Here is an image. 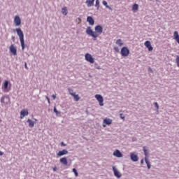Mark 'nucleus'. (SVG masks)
<instances>
[{"label": "nucleus", "mask_w": 179, "mask_h": 179, "mask_svg": "<svg viewBox=\"0 0 179 179\" xmlns=\"http://www.w3.org/2000/svg\"><path fill=\"white\" fill-rule=\"evenodd\" d=\"M103 33V27L101 25H97L95 27V32L93 31L91 27H87L86 29V34L88 36H90L94 38V40H96L100 34Z\"/></svg>", "instance_id": "1"}, {"label": "nucleus", "mask_w": 179, "mask_h": 179, "mask_svg": "<svg viewBox=\"0 0 179 179\" xmlns=\"http://www.w3.org/2000/svg\"><path fill=\"white\" fill-rule=\"evenodd\" d=\"M15 31H16L17 36L20 37L21 47H22V50L23 51L26 47V45L24 44V34H23V31H22V29H20V28L15 29Z\"/></svg>", "instance_id": "2"}, {"label": "nucleus", "mask_w": 179, "mask_h": 179, "mask_svg": "<svg viewBox=\"0 0 179 179\" xmlns=\"http://www.w3.org/2000/svg\"><path fill=\"white\" fill-rule=\"evenodd\" d=\"M12 84H10V82H9V80H6L2 86L3 92H5V93H8V92L10 90Z\"/></svg>", "instance_id": "3"}, {"label": "nucleus", "mask_w": 179, "mask_h": 179, "mask_svg": "<svg viewBox=\"0 0 179 179\" xmlns=\"http://www.w3.org/2000/svg\"><path fill=\"white\" fill-rule=\"evenodd\" d=\"M143 152H144V155H145V162L147 164V167L148 169V170H150V162H149V160L148 159V156L149 155V152H148V150H146V147H143Z\"/></svg>", "instance_id": "4"}, {"label": "nucleus", "mask_w": 179, "mask_h": 179, "mask_svg": "<svg viewBox=\"0 0 179 179\" xmlns=\"http://www.w3.org/2000/svg\"><path fill=\"white\" fill-rule=\"evenodd\" d=\"M95 98L96 99L97 101H99V106L103 107V106H104V99H103V96L100 94H96Z\"/></svg>", "instance_id": "5"}, {"label": "nucleus", "mask_w": 179, "mask_h": 179, "mask_svg": "<svg viewBox=\"0 0 179 179\" xmlns=\"http://www.w3.org/2000/svg\"><path fill=\"white\" fill-rule=\"evenodd\" d=\"M121 55L122 57H128L129 55V49L127 47H123L121 49Z\"/></svg>", "instance_id": "6"}, {"label": "nucleus", "mask_w": 179, "mask_h": 179, "mask_svg": "<svg viewBox=\"0 0 179 179\" xmlns=\"http://www.w3.org/2000/svg\"><path fill=\"white\" fill-rule=\"evenodd\" d=\"M85 60L90 64H94V58L90 53L85 54Z\"/></svg>", "instance_id": "7"}, {"label": "nucleus", "mask_w": 179, "mask_h": 179, "mask_svg": "<svg viewBox=\"0 0 179 179\" xmlns=\"http://www.w3.org/2000/svg\"><path fill=\"white\" fill-rule=\"evenodd\" d=\"M1 103L3 104H9V101H10V98L9 96H4L1 98Z\"/></svg>", "instance_id": "8"}, {"label": "nucleus", "mask_w": 179, "mask_h": 179, "mask_svg": "<svg viewBox=\"0 0 179 179\" xmlns=\"http://www.w3.org/2000/svg\"><path fill=\"white\" fill-rule=\"evenodd\" d=\"M111 124H113V120L110 118H106L103 120V128H106L107 125H111Z\"/></svg>", "instance_id": "9"}, {"label": "nucleus", "mask_w": 179, "mask_h": 179, "mask_svg": "<svg viewBox=\"0 0 179 179\" xmlns=\"http://www.w3.org/2000/svg\"><path fill=\"white\" fill-rule=\"evenodd\" d=\"M14 23L15 26H20V24H22V20H20V17L16 15L14 18Z\"/></svg>", "instance_id": "10"}, {"label": "nucleus", "mask_w": 179, "mask_h": 179, "mask_svg": "<svg viewBox=\"0 0 179 179\" xmlns=\"http://www.w3.org/2000/svg\"><path fill=\"white\" fill-rule=\"evenodd\" d=\"M26 115H29V110L27 109H23L20 111V119L24 118Z\"/></svg>", "instance_id": "11"}, {"label": "nucleus", "mask_w": 179, "mask_h": 179, "mask_svg": "<svg viewBox=\"0 0 179 179\" xmlns=\"http://www.w3.org/2000/svg\"><path fill=\"white\" fill-rule=\"evenodd\" d=\"M10 52L13 55H17V50L15 48V45H11L10 46Z\"/></svg>", "instance_id": "12"}, {"label": "nucleus", "mask_w": 179, "mask_h": 179, "mask_svg": "<svg viewBox=\"0 0 179 179\" xmlns=\"http://www.w3.org/2000/svg\"><path fill=\"white\" fill-rule=\"evenodd\" d=\"M113 171L114 173V176L117 177V178H121L122 175L120 173V171L115 169V166L113 167Z\"/></svg>", "instance_id": "13"}, {"label": "nucleus", "mask_w": 179, "mask_h": 179, "mask_svg": "<svg viewBox=\"0 0 179 179\" xmlns=\"http://www.w3.org/2000/svg\"><path fill=\"white\" fill-rule=\"evenodd\" d=\"M138 9H139V5H138L137 3L133 4L131 7V10L134 12V13H136Z\"/></svg>", "instance_id": "14"}, {"label": "nucleus", "mask_w": 179, "mask_h": 179, "mask_svg": "<svg viewBox=\"0 0 179 179\" xmlns=\"http://www.w3.org/2000/svg\"><path fill=\"white\" fill-rule=\"evenodd\" d=\"M64 155H68V150H60L57 154V156L61 157V156H64Z\"/></svg>", "instance_id": "15"}, {"label": "nucleus", "mask_w": 179, "mask_h": 179, "mask_svg": "<svg viewBox=\"0 0 179 179\" xmlns=\"http://www.w3.org/2000/svg\"><path fill=\"white\" fill-rule=\"evenodd\" d=\"M130 157L132 162H138V155H136L135 153L132 152L130 154Z\"/></svg>", "instance_id": "16"}, {"label": "nucleus", "mask_w": 179, "mask_h": 179, "mask_svg": "<svg viewBox=\"0 0 179 179\" xmlns=\"http://www.w3.org/2000/svg\"><path fill=\"white\" fill-rule=\"evenodd\" d=\"M87 22H88L89 24H90V26H93V24H94V20L93 19V17L88 16L87 17Z\"/></svg>", "instance_id": "17"}, {"label": "nucleus", "mask_w": 179, "mask_h": 179, "mask_svg": "<svg viewBox=\"0 0 179 179\" xmlns=\"http://www.w3.org/2000/svg\"><path fill=\"white\" fill-rule=\"evenodd\" d=\"M60 163H62V164H64V166H68V159H66V157H62L59 159Z\"/></svg>", "instance_id": "18"}, {"label": "nucleus", "mask_w": 179, "mask_h": 179, "mask_svg": "<svg viewBox=\"0 0 179 179\" xmlns=\"http://www.w3.org/2000/svg\"><path fill=\"white\" fill-rule=\"evenodd\" d=\"M85 3L88 8H90V6L94 5V0H87Z\"/></svg>", "instance_id": "19"}, {"label": "nucleus", "mask_w": 179, "mask_h": 179, "mask_svg": "<svg viewBox=\"0 0 179 179\" xmlns=\"http://www.w3.org/2000/svg\"><path fill=\"white\" fill-rule=\"evenodd\" d=\"M113 156H115V157H122V153H121V152H120V150H116L113 152Z\"/></svg>", "instance_id": "20"}, {"label": "nucleus", "mask_w": 179, "mask_h": 179, "mask_svg": "<svg viewBox=\"0 0 179 179\" xmlns=\"http://www.w3.org/2000/svg\"><path fill=\"white\" fill-rule=\"evenodd\" d=\"M71 96H73L75 101H79V100H80V96H79V94H76V92L74 94H71Z\"/></svg>", "instance_id": "21"}, {"label": "nucleus", "mask_w": 179, "mask_h": 179, "mask_svg": "<svg viewBox=\"0 0 179 179\" xmlns=\"http://www.w3.org/2000/svg\"><path fill=\"white\" fill-rule=\"evenodd\" d=\"M27 122H28L29 128H33L34 127V122H33L31 120L28 119Z\"/></svg>", "instance_id": "22"}, {"label": "nucleus", "mask_w": 179, "mask_h": 179, "mask_svg": "<svg viewBox=\"0 0 179 179\" xmlns=\"http://www.w3.org/2000/svg\"><path fill=\"white\" fill-rule=\"evenodd\" d=\"M62 13L64 16H66V15H68V8H66V7L62 8Z\"/></svg>", "instance_id": "23"}, {"label": "nucleus", "mask_w": 179, "mask_h": 179, "mask_svg": "<svg viewBox=\"0 0 179 179\" xmlns=\"http://www.w3.org/2000/svg\"><path fill=\"white\" fill-rule=\"evenodd\" d=\"M116 44L117 45H118L119 47H122V45H124V43L122 42V40L121 39H117L116 41Z\"/></svg>", "instance_id": "24"}, {"label": "nucleus", "mask_w": 179, "mask_h": 179, "mask_svg": "<svg viewBox=\"0 0 179 179\" xmlns=\"http://www.w3.org/2000/svg\"><path fill=\"white\" fill-rule=\"evenodd\" d=\"M102 3L103 5H104V6H106V8H108V9H110L111 10V7H110V6L107 4V1H103Z\"/></svg>", "instance_id": "25"}, {"label": "nucleus", "mask_w": 179, "mask_h": 179, "mask_svg": "<svg viewBox=\"0 0 179 179\" xmlns=\"http://www.w3.org/2000/svg\"><path fill=\"white\" fill-rule=\"evenodd\" d=\"M95 6H96V8H97V9H99V8H100V1L99 0H96Z\"/></svg>", "instance_id": "26"}, {"label": "nucleus", "mask_w": 179, "mask_h": 179, "mask_svg": "<svg viewBox=\"0 0 179 179\" xmlns=\"http://www.w3.org/2000/svg\"><path fill=\"white\" fill-rule=\"evenodd\" d=\"M54 113H55L56 115H59V114H61V113H59V111H57L56 107H54Z\"/></svg>", "instance_id": "27"}, {"label": "nucleus", "mask_w": 179, "mask_h": 179, "mask_svg": "<svg viewBox=\"0 0 179 179\" xmlns=\"http://www.w3.org/2000/svg\"><path fill=\"white\" fill-rule=\"evenodd\" d=\"M73 173H74L76 177H78V176H79V173H78V171H76V169H73Z\"/></svg>", "instance_id": "28"}, {"label": "nucleus", "mask_w": 179, "mask_h": 179, "mask_svg": "<svg viewBox=\"0 0 179 179\" xmlns=\"http://www.w3.org/2000/svg\"><path fill=\"white\" fill-rule=\"evenodd\" d=\"M144 45H145V46L146 48H148V45H150V41H146L145 42Z\"/></svg>", "instance_id": "29"}, {"label": "nucleus", "mask_w": 179, "mask_h": 179, "mask_svg": "<svg viewBox=\"0 0 179 179\" xmlns=\"http://www.w3.org/2000/svg\"><path fill=\"white\" fill-rule=\"evenodd\" d=\"M147 48L148 51H153V47H152V45L147 46Z\"/></svg>", "instance_id": "30"}, {"label": "nucleus", "mask_w": 179, "mask_h": 179, "mask_svg": "<svg viewBox=\"0 0 179 179\" xmlns=\"http://www.w3.org/2000/svg\"><path fill=\"white\" fill-rule=\"evenodd\" d=\"M69 92L70 93L71 96H72V94H75V92H73V90H72L71 88H69Z\"/></svg>", "instance_id": "31"}, {"label": "nucleus", "mask_w": 179, "mask_h": 179, "mask_svg": "<svg viewBox=\"0 0 179 179\" xmlns=\"http://www.w3.org/2000/svg\"><path fill=\"white\" fill-rule=\"evenodd\" d=\"M154 106L157 110H159V104L157 103V102H155Z\"/></svg>", "instance_id": "32"}, {"label": "nucleus", "mask_w": 179, "mask_h": 179, "mask_svg": "<svg viewBox=\"0 0 179 179\" xmlns=\"http://www.w3.org/2000/svg\"><path fill=\"white\" fill-rule=\"evenodd\" d=\"M114 50L116 52H120V49L118 48V47L117 46L114 47Z\"/></svg>", "instance_id": "33"}, {"label": "nucleus", "mask_w": 179, "mask_h": 179, "mask_svg": "<svg viewBox=\"0 0 179 179\" xmlns=\"http://www.w3.org/2000/svg\"><path fill=\"white\" fill-rule=\"evenodd\" d=\"M120 117L122 120H125V116L122 113L120 114Z\"/></svg>", "instance_id": "34"}, {"label": "nucleus", "mask_w": 179, "mask_h": 179, "mask_svg": "<svg viewBox=\"0 0 179 179\" xmlns=\"http://www.w3.org/2000/svg\"><path fill=\"white\" fill-rule=\"evenodd\" d=\"M52 97L53 100H55V99H57V96L55 94H53L52 96Z\"/></svg>", "instance_id": "35"}, {"label": "nucleus", "mask_w": 179, "mask_h": 179, "mask_svg": "<svg viewBox=\"0 0 179 179\" xmlns=\"http://www.w3.org/2000/svg\"><path fill=\"white\" fill-rule=\"evenodd\" d=\"M58 170V169L57 168V166H55L53 168V171H57Z\"/></svg>", "instance_id": "36"}, {"label": "nucleus", "mask_w": 179, "mask_h": 179, "mask_svg": "<svg viewBox=\"0 0 179 179\" xmlns=\"http://www.w3.org/2000/svg\"><path fill=\"white\" fill-rule=\"evenodd\" d=\"M0 156H3V152L0 150Z\"/></svg>", "instance_id": "37"}, {"label": "nucleus", "mask_w": 179, "mask_h": 179, "mask_svg": "<svg viewBox=\"0 0 179 179\" xmlns=\"http://www.w3.org/2000/svg\"><path fill=\"white\" fill-rule=\"evenodd\" d=\"M24 68H26V69H27V63L24 64Z\"/></svg>", "instance_id": "38"}, {"label": "nucleus", "mask_w": 179, "mask_h": 179, "mask_svg": "<svg viewBox=\"0 0 179 179\" xmlns=\"http://www.w3.org/2000/svg\"><path fill=\"white\" fill-rule=\"evenodd\" d=\"M143 162H144V160H143V159H141V164H143Z\"/></svg>", "instance_id": "39"}, {"label": "nucleus", "mask_w": 179, "mask_h": 179, "mask_svg": "<svg viewBox=\"0 0 179 179\" xmlns=\"http://www.w3.org/2000/svg\"><path fill=\"white\" fill-rule=\"evenodd\" d=\"M62 146H66V145L64 144V142L62 143Z\"/></svg>", "instance_id": "40"}, {"label": "nucleus", "mask_w": 179, "mask_h": 179, "mask_svg": "<svg viewBox=\"0 0 179 179\" xmlns=\"http://www.w3.org/2000/svg\"><path fill=\"white\" fill-rule=\"evenodd\" d=\"M11 38H12V40H15V36H12Z\"/></svg>", "instance_id": "41"}, {"label": "nucleus", "mask_w": 179, "mask_h": 179, "mask_svg": "<svg viewBox=\"0 0 179 179\" xmlns=\"http://www.w3.org/2000/svg\"><path fill=\"white\" fill-rule=\"evenodd\" d=\"M47 100L48 101V103H50V99L46 96Z\"/></svg>", "instance_id": "42"}, {"label": "nucleus", "mask_w": 179, "mask_h": 179, "mask_svg": "<svg viewBox=\"0 0 179 179\" xmlns=\"http://www.w3.org/2000/svg\"><path fill=\"white\" fill-rule=\"evenodd\" d=\"M1 121H2V120H0V122H1Z\"/></svg>", "instance_id": "43"}]
</instances>
